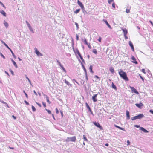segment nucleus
Instances as JSON below:
<instances>
[{
	"mask_svg": "<svg viewBox=\"0 0 153 153\" xmlns=\"http://www.w3.org/2000/svg\"><path fill=\"white\" fill-rule=\"evenodd\" d=\"M127 145H129L130 143V142L129 141V140H127Z\"/></svg>",
	"mask_w": 153,
	"mask_h": 153,
	"instance_id": "49",
	"label": "nucleus"
},
{
	"mask_svg": "<svg viewBox=\"0 0 153 153\" xmlns=\"http://www.w3.org/2000/svg\"><path fill=\"white\" fill-rule=\"evenodd\" d=\"M83 41L84 42L85 44L86 45L88 46V47L90 49L91 48V46L90 45V43H88L87 42L86 39L85 38Z\"/></svg>",
	"mask_w": 153,
	"mask_h": 153,
	"instance_id": "10",
	"label": "nucleus"
},
{
	"mask_svg": "<svg viewBox=\"0 0 153 153\" xmlns=\"http://www.w3.org/2000/svg\"><path fill=\"white\" fill-rule=\"evenodd\" d=\"M4 24L6 28L8 27V24L5 20L4 21Z\"/></svg>",
	"mask_w": 153,
	"mask_h": 153,
	"instance_id": "20",
	"label": "nucleus"
},
{
	"mask_svg": "<svg viewBox=\"0 0 153 153\" xmlns=\"http://www.w3.org/2000/svg\"><path fill=\"white\" fill-rule=\"evenodd\" d=\"M85 78H86V81H88V78L87 76V73H86L85 74Z\"/></svg>",
	"mask_w": 153,
	"mask_h": 153,
	"instance_id": "39",
	"label": "nucleus"
},
{
	"mask_svg": "<svg viewBox=\"0 0 153 153\" xmlns=\"http://www.w3.org/2000/svg\"><path fill=\"white\" fill-rule=\"evenodd\" d=\"M36 104H37L38 106H39V107H41V105L40 104H39V103H38V102H36Z\"/></svg>",
	"mask_w": 153,
	"mask_h": 153,
	"instance_id": "51",
	"label": "nucleus"
},
{
	"mask_svg": "<svg viewBox=\"0 0 153 153\" xmlns=\"http://www.w3.org/2000/svg\"><path fill=\"white\" fill-rule=\"evenodd\" d=\"M25 77L27 79V80H28L29 81V82L30 83V84H31V81H30V80L28 78V77L27 76V75H25Z\"/></svg>",
	"mask_w": 153,
	"mask_h": 153,
	"instance_id": "32",
	"label": "nucleus"
},
{
	"mask_svg": "<svg viewBox=\"0 0 153 153\" xmlns=\"http://www.w3.org/2000/svg\"><path fill=\"white\" fill-rule=\"evenodd\" d=\"M119 74L123 79L125 81H128V79L127 77L126 74L125 72L122 71L121 70L120 71H119Z\"/></svg>",
	"mask_w": 153,
	"mask_h": 153,
	"instance_id": "1",
	"label": "nucleus"
},
{
	"mask_svg": "<svg viewBox=\"0 0 153 153\" xmlns=\"http://www.w3.org/2000/svg\"><path fill=\"white\" fill-rule=\"evenodd\" d=\"M76 39L77 40H79V36L77 35H76Z\"/></svg>",
	"mask_w": 153,
	"mask_h": 153,
	"instance_id": "59",
	"label": "nucleus"
},
{
	"mask_svg": "<svg viewBox=\"0 0 153 153\" xmlns=\"http://www.w3.org/2000/svg\"><path fill=\"white\" fill-rule=\"evenodd\" d=\"M97 95L98 94H97L92 96V99L94 102H96L97 101Z\"/></svg>",
	"mask_w": 153,
	"mask_h": 153,
	"instance_id": "6",
	"label": "nucleus"
},
{
	"mask_svg": "<svg viewBox=\"0 0 153 153\" xmlns=\"http://www.w3.org/2000/svg\"><path fill=\"white\" fill-rule=\"evenodd\" d=\"M42 104H43V106L45 107H46V103L44 102H42Z\"/></svg>",
	"mask_w": 153,
	"mask_h": 153,
	"instance_id": "48",
	"label": "nucleus"
},
{
	"mask_svg": "<svg viewBox=\"0 0 153 153\" xmlns=\"http://www.w3.org/2000/svg\"><path fill=\"white\" fill-rule=\"evenodd\" d=\"M85 104H86V106L87 108V109H89V108H90V107H89V105H88V104L86 102L85 103Z\"/></svg>",
	"mask_w": 153,
	"mask_h": 153,
	"instance_id": "37",
	"label": "nucleus"
},
{
	"mask_svg": "<svg viewBox=\"0 0 153 153\" xmlns=\"http://www.w3.org/2000/svg\"><path fill=\"white\" fill-rule=\"evenodd\" d=\"M149 22L151 23V25L153 26V23L150 20L149 21Z\"/></svg>",
	"mask_w": 153,
	"mask_h": 153,
	"instance_id": "64",
	"label": "nucleus"
},
{
	"mask_svg": "<svg viewBox=\"0 0 153 153\" xmlns=\"http://www.w3.org/2000/svg\"><path fill=\"white\" fill-rule=\"evenodd\" d=\"M93 123L96 126L99 128L101 130L103 129L102 127L100 124L98 123L94 122Z\"/></svg>",
	"mask_w": 153,
	"mask_h": 153,
	"instance_id": "5",
	"label": "nucleus"
},
{
	"mask_svg": "<svg viewBox=\"0 0 153 153\" xmlns=\"http://www.w3.org/2000/svg\"><path fill=\"white\" fill-rule=\"evenodd\" d=\"M111 87L112 88L116 90L117 88L116 86L114 85L113 82H112L111 83Z\"/></svg>",
	"mask_w": 153,
	"mask_h": 153,
	"instance_id": "24",
	"label": "nucleus"
},
{
	"mask_svg": "<svg viewBox=\"0 0 153 153\" xmlns=\"http://www.w3.org/2000/svg\"><path fill=\"white\" fill-rule=\"evenodd\" d=\"M76 139V137L75 136H74L71 137H67V138L65 140L67 142H75Z\"/></svg>",
	"mask_w": 153,
	"mask_h": 153,
	"instance_id": "3",
	"label": "nucleus"
},
{
	"mask_svg": "<svg viewBox=\"0 0 153 153\" xmlns=\"http://www.w3.org/2000/svg\"><path fill=\"white\" fill-rule=\"evenodd\" d=\"M114 126L116 128H119V129H120L121 130H122L123 131H125V129L123 128H122V127H121L118 126L117 125H115V124L114 125Z\"/></svg>",
	"mask_w": 153,
	"mask_h": 153,
	"instance_id": "17",
	"label": "nucleus"
},
{
	"mask_svg": "<svg viewBox=\"0 0 153 153\" xmlns=\"http://www.w3.org/2000/svg\"><path fill=\"white\" fill-rule=\"evenodd\" d=\"M92 52L96 54H97V51L96 49H94L93 50Z\"/></svg>",
	"mask_w": 153,
	"mask_h": 153,
	"instance_id": "31",
	"label": "nucleus"
},
{
	"mask_svg": "<svg viewBox=\"0 0 153 153\" xmlns=\"http://www.w3.org/2000/svg\"><path fill=\"white\" fill-rule=\"evenodd\" d=\"M142 72H143V73H144V74H146V72H145V69H142Z\"/></svg>",
	"mask_w": 153,
	"mask_h": 153,
	"instance_id": "55",
	"label": "nucleus"
},
{
	"mask_svg": "<svg viewBox=\"0 0 153 153\" xmlns=\"http://www.w3.org/2000/svg\"><path fill=\"white\" fill-rule=\"evenodd\" d=\"M10 72H11V74H12L13 75H14V73H13V72L11 70H10Z\"/></svg>",
	"mask_w": 153,
	"mask_h": 153,
	"instance_id": "62",
	"label": "nucleus"
},
{
	"mask_svg": "<svg viewBox=\"0 0 153 153\" xmlns=\"http://www.w3.org/2000/svg\"><path fill=\"white\" fill-rule=\"evenodd\" d=\"M80 10L79 9H76L75 11H74V13H77L79 12Z\"/></svg>",
	"mask_w": 153,
	"mask_h": 153,
	"instance_id": "28",
	"label": "nucleus"
},
{
	"mask_svg": "<svg viewBox=\"0 0 153 153\" xmlns=\"http://www.w3.org/2000/svg\"><path fill=\"white\" fill-rule=\"evenodd\" d=\"M123 31L124 33V35H127V33H128V31L125 28H122L121 29Z\"/></svg>",
	"mask_w": 153,
	"mask_h": 153,
	"instance_id": "12",
	"label": "nucleus"
},
{
	"mask_svg": "<svg viewBox=\"0 0 153 153\" xmlns=\"http://www.w3.org/2000/svg\"><path fill=\"white\" fill-rule=\"evenodd\" d=\"M124 37H125V39H128V37L126 36V35H124Z\"/></svg>",
	"mask_w": 153,
	"mask_h": 153,
	"instance_id": "63",
	"label": "nucleus"
},
{
	"mask_svg": "<svg viewBox=\"0 0 153 153\" xmlns=\"http://www.w3.org/2000/svg\"><path fill=\"white\" fill-rule=\"evenodd\" d=\"M78 4L80 7L82 9L84 8V6L82 3H81L79 0L77 1Z\"/></svg>",
	"mask_w": 153,
	"mask_h": 153,
	"instance_id": "7",
	"label": "nucleus"
},
{
	"mask_svg": "<svg viewBox=\"0 0 153 153\" xmlns=\"http://www.w3.org/2000/svg\"><path fill=\"white\" fill-rule=\"evenodd\" d=\"M131 59L133 60V61H132V62L136 64H137V62L136 61L135 58L133 56H132L131 57Z\"/></svg>",
	"mask_w": 153,
	"mask_h": 153,
	"instance_id": "13",
	"label": "nucleus"
},
{
	"mask_svg": "<svg viewBox=\"0 0 153 153\" xmlns=\"http://www.w3.org/2000/svg\"><path fill=\"white\" fill-rule=\"evenodd\" d=\"M0 13L1 14L3 15L4 16H6V13L3 10H0Z\"/></svg>",
	"mask_w": 153,
	"mask_h": 153,
	"instance_id": "21",
	"label": "nucleus"
},
{
	"mask_svg": "<svg viewBox=\"0 0 153 153\" xmlns=\"http://www.w3.org/2000/svg\"><path fill=\"white\" fill-rule=\"evenodd\" d=\"M0 101L2 103H3L6 104L7 105V106L8 107V105L7 104V103L4 102L3 100H1L0 99Z\"/></svg>",
	"mask_w": 153,
	"mask_h": 153,
	"instance_id": "30",
	"label": "nucleus"
},
{
	"mask_svg": "<svg viewBox=\"0 0 153 153\" xmlns=\"http://www.w3.org/2000/svg\"><path fill=\"white\" fill-rule=\"evenodd\" d=\"M112 7L114 8H115V4L114 3H112Z\"/></svg>",
	"mask_w": 153,
	"mask_h": 153,
	"instance_id": "50",
	"label": "nucleus"
},
{
	"mask_svg": "<svg viewBox=\"0 0 153 153\" xmlns=\"http://www.w3.org/2000/svg\"><path fill=\"white\" fill-rule=\"evenodd\" d=\"M45 97H46V101L47 102H48V103L49 104H50L51 103V102L49 101V97H48V96H47V95H45Z\"/></svg>",
	"mask_w": 153,
	"mask_h": 153,
	"instance_id": "22",
	"label": "nucleus"
},
{
	"mask_svg": "<svg viewBox=\"0 0 153 153\" xmlns=\"http://www.w3.org/2000/svg\"><path fill=\"white\" fill-rule=\"evenodd\" d=\"M126 12L127 13H129L130 12V10L129 9H126Z\"/></svg>",
	"mask_w": 153,
	"mask_h": 153,
	"instance_id": "36",
	"label": "nucleus"
},
{
	"mask_svg": "<svg viewBox=\"0 0 153 153\" xmlns=\"http://www.w3.org/2000/svg\"><path fill=\"white\" fill-rule=\"evenodd\" d=\"M65 82L68 85H71L70 84L69 82L67 81L66 79L65 80Z\"/></svg>",
	"mask_w": 153,
	"mask_h": 153,
	"instance_id": "27",
	"label": "nucleus"
},
{
	"mask_svg": "<svg viewBox=\"0 0 153 153\" xmlns=\"http://www.w3.org/2000/svg\"><path fill=\"white\" fill-rule=\"evenodd\" d=\"M135 105L138 108H140L141 106L143 105V104L142 103L140 102L139 103H136L135 104Z\"/></svg>",
	"mask_w": 153,
	"mask_h": 153,
	"instance_id": "16",
	"label": "nucleus"
},
{
	"mask_svg": "<svg viewBox=\"0 0 153 153\" xmlns=\"http://www.w3.org/2000/svg\"><path fill=\"white\" fill-rule=\"evenodd\" d=\"M28 28H29V29L30 30V31H31V32H32L33 33L34 31H33V29L30 26V27H29Z\"/></svg>",
	"mask_w": 153,
	"mask_h": 153,
	"instance_id": "33",
	"label": "nucleus"
},
{
	"mask_svg": "<svg viewBox=\"0 0 153 153\" xmlns=\"http://www.w3.org/2000/svg\"><path fill=\"white\" fill-rule=\"evenodd\" d=\"M101 38L100 37H99V39H98V40L100 42H101Z\"/></svg>",
	"mask_w": 153,
	"mask_h": 153,
	"instance_id": "53",
	"label": "nucleus"
},
{
	"mask_svg": "<svg viewBox=\"0 0 153 153\" xmlns=\"http://www.w3.org/2000/svg\"><path fill=\"white\" fill-rule=\"evenodd\" d=\"M56 113L58 114L59 113V111L58 110L57 108H56Z\"/></svg>",
	"mask_w": 153,
	"mask_h": 153,
	"instance_id": "58",
	"label": "nucleus"
},
{
	"mask_svg": "<svg viewBox=\"0 0 153 153\" xmlns=\"http://www.w3.org/2000/svg\"><path fill=\"white\" fill-rule=\"evenodd\" d=\"M1 56L4 59L5 58V56L1 53Z\"/></svg>",
	"mask_w": 153,
	"mask_h": 153,
	"instance_id": "52",
	"label": "nucleus"
},
{
	"mask_svg": "<svg viewBox=\"0 0 153 153\" xmlns=\"http://www.w3.org/2000/svg\"><path fill=\"white\" fill-rule=\"evenodd\" d=\"M105 23L106 24V25H107L108 27L110 29H111L112 28L110 25L109 24V23L107 22V21L106 20L104 19L103 20Z\"/></svg>",
	"mask_w": 153,
	"mask_h": 153,
	"instance_id": "14",
	"label": "nucleus"
},
{
	"mask_svg": "<svg viewBox=\"0 0 153 153\" xmlns=\"http://www.w3.org/2000/svg\"><path fill=\"white\" fill-rule=\"evenodd\" d=\"M23 92L25 94L26 97L27 98H28V95H27V94L25 93V92L24 90L23 91Z\"/></svg>",
	"mask_w": 153,
	"mask_h": 153,
	"instance_id": "38",
	"label": "nucleus"
},
{
	"mask_svg": "<svg viewBox=\"0 0 153 153\" xmlns=\"http://www.w3.org/2000/svg\"><path fill=\"white\" fill-rule=\"evenodd\" d=\"M134 126L136 127V128H140V127H141L139 125H135Z\"/></svg>",
	"mask_w": 153,
	"mask_h": 153,
	"instance_id": "43",
	"label": "nucleus"
},
{
	"mask_svg": "<svg viewBox=\"0 0 153 153\" xmlns=\"http://www.w3.org/2000/svg\"><path fill=\"white\" fill-rule=\"evenodd\" d=\"M35 53L38 56H42V54L36 48H35Z\"/></svg>",
	"mask_w": 153,
	"mask_h": 153,
	"instance_id": "8",
	"label": "nucleus"
},
{
	"mask_svg": "<svg viewBox=\"0 0 153 153\" xmlns=\"http://www.w3.org/2000/svg\"><path fill=\"white\" fill-rule=\"evenodd\" d=\"M144 117V115L142 114H140L137 116H135L134 117L131 118L132 120H134L137 119H140Z\"/></svg>",
	"mask_w": 153,
	"mask_h": 153,
	"instance_id": "2",
	"label": "nucleus"
},
{
	"mask_svg": "<svg viewBox=\"0 0 153 153\" xmlns=\"http://www.w3.org/2000/svg\"><path fill=\"white\" fill-rule=\"evenodd\" d=\"M109 70L112 74L114 73V69L112 67H110Z\"/></svg>",
	"mask_w": 153,
	"mask_h": 153,
	"instance_id": "25",
	"label": "nucleus"
},
{
	"mask_svg": "<svg viewBox=\"0 0 153 153\" xmlns=\"http://www.w3.org/2000/svg\"><path fill=\"white\" fill-rule=\"evenodd\" d=\"M26 22L28 27L31 26L30 24H29L28 22L27 21H26Z\"/></svg>",
	"mask_w": 153,
	"mask_h": 153,
	"instance_id": "35",
	"label": "nucleus"
},
{
	"mask_svg": "<svg viewBox=\"0 0 153 153\" xmlns=\"http://www.w3.org/2000/svg\"><path fill=\"white\" fill-rule=\"evenodd\" d=\"M149 112L153 114V110L151 109L149 110Z\"/></svg>",
	"mask_w": 153,
	"mask_h": 153,
	"instance_id": "56",
	"label": "nucleus"
},
{
	"mask_svg": "<svg viewBox=\"0 0 153 153\" xmlns=\"http://www.w3.org/2000/svg\"><path fill=\"white\" fill-rule=\"evenodd\" d=\"M75 25H76V27H77V29H78V28H79V25H78V24L77 23H76V22H75Z\"/></svg>",
	"mask_w": 153,
	"mask_h": 153,
	"instance_id": "41",
	"label": "nucleus"
},
{
	"mask_svg": "<svg viewBox=\"0 0 153 153\" xmlns=\"http://www.w3.org/2000/svg\"><path fill=\"white\" fill-rule=\"evenodd\" d=\"M78 55H79V57H80V58L81 59V58H82V56H81V54L80 53H79V54H78Z\"/></svg>",
	"mask_w": 153,
	"mask_h": 153,
	"instance_id": "60",
	"label": "nucleus"
},
{
	"mask_svg": "<svg viewBox=\"0 0 153 153\" xmlns=\"http://www.w3.org/2000/svg\"><path fill=\"white\" fill-rule=\"evenodd\" d=\"M89 69L90 70V71L92 73H93V71L92 70V66L91 65L89 67Z\"/></svg>",
	"mask_w": 153,
	"mask_h": 153,
	"instance_id": "26",
	"label": "nucleus"
},
{
	"mask_svg": "<svg viewBox=\"0 0 153 153\" xmlns=\"http://www.w3.org/2000/svg\"><path fill=\"white\" fill-rule=\"evenodd\" d=\"M139 75L140 78L142 79L143 81H144V78L142 77V76H141V75L140 74H139Z\"/></svg>",
	"mask_w": 153,
	"mask_h": 153,
	"instance_id": "45",
	"label": "nucleus"
},
{
	"mask_svg": "<svg viewBox=\"0 0 153 153\" xmlns=\"http://www.w3.org/2000/svg\"><path fill=\"white\" fill-rule=\"evenodd\" d=\"M81 65L82 66V68H83L84 71L85 72V74L86 73H87V72H86V68H85L84 65H83V64L82 63V62H81Z\"/></svg>",
	"mask_w": 153,
	"mask_h": 153,
	"instance_id": "23",
	"label": "nucleus"
},
{
	"mask_svg": "<svg viewBox=\"0 0 153 153\" xmlns=\"http://www.w3.org/2000/svg\"><path fill=\"white\" fill-rule=\"evenodd\" d=\"M83 138L84 141H88L87 139L85 136L84 135H83Z\"/></svg>",
	"mask_w": 153,
	"mask_h": 153,
	"instance_id": "29",
	"label": "nucleus"
},
{
	"mask_svg": "<svg viewBox=\"0 0 153 153\" xmlns=\"http://www.w3.org/2000/svg\"><path fill=\"white\" fill-rule=\"evenodd\" d=\"M140 130L142 131L145 133H148L149 132L148 131L143 127H140Z\"/></svg>",
	"mask_w": 153,
	"mask_h": 153,
	"instance_id": "15",
	"label": "nucleus"
},
{
	"mask_svg": "<svg viewBox=\"0 0 153 153\" xmlns=\"http://www.w3.org/2000/svg\"><path fill=\"white\" fill-rule=\"evenodd\" d=\"M24 102L25 103V104L26 105H29V103L27 102L26 100H25Z\"/></svg>",
	"mask_w": 153,
	"mask_h": 153,
	"instance_id": "47",
	"label": "nucleus"
},
{
	"mask_svg": "<svg viewBox=\"0 0 153 153\" xmlns=\"http://www.w3.org/2000/svg\"><path fill=\"white\" fill-rule=\"evenodd\" d=\"M114 1L113 0H108V2L109 4H110L111 2Z\"/></svg>",
	"mask_w": 153,
	"mask_h": 153,
	"instance_id": "44",
	"label": "nucleus"
},
{
	"mask_svg": "<svg viewBox=\"0 0 153 153\" xmlns=\"http://www.w3.org/2000/svg\"><path fill=\"white\" fill-rule=\"evenodd\" d=\"M45 110L47 111V112L49 114H50L51 113V111L45 108Z\"/></svg>",
	"mask_w": 153,
	"mask_h": 153,
	"instance_id": "42",
	"label": "nucleus"
},
{
	"mask_svg": "<svg viewBox=\"0 0 153 153\" xmlns=\"http://www.w3.org/2000/svg\"><path fill=\"white\" fill-rule=\"evenodd\" d=\"M130 88L132 91L137 94H139L138 92L133 87H130Z\"/></svg>",
	"mask_w": 153,
	"mask_h": 153,
	"instance_id": "9",
	"label": "nucleus"
},
{
	"mask_svg": "<svg viewBox=\"0 0 153 153\" xmlns=\"http://www.w3.org/2000/svg\"><path fill=\"white\" fill-rule=\"evenodd\" d=\"M11 60L12 61V62H13V64L15 66V67L16 68H18V66H17V65L16 63V62L13 60V59L12 58L11 59Z\"/></svg>",
	"mask_w": 153,
	"mask_h": 153,
	"instance_id": "19",
	"label": "nucleus"
},
{
	"mask_svg": "<svg viewBox=\"0 0 153 153\" xmlns=\"http://www.w3.org/2000/svg\"><path fill=\"white\" fill-rule=\"evenodd\" d=\"M126 115L127 117V119H129L130 118V117L129 115V112L128 111L126 110Z\"/></svg>",
	"mask_w": 153,
	"mask_h": 153,
	"instance_id": "18",
	"label": "nucleus"
},
{
	"mask_svg": "<svg viewBox=\"0 0 153 153\" xmlns=\"http://www.w3.org/2000/svg\"><path fill=\"white\" fill-rule=\"evenodd\" d=\"M0 4L4 8H5V6H4V5L0 1Z\"/></svg>",
	"mask_w": 153,
	"mask_h": 153,
	"instance_id": "46",
	"label": "nucleus"
},
{
	"mask_svg": "<svg viewBox=\"0 0 153 153\" xmlns=\"http://www.w3.org/2000/svg\"><path fill=\"white\" fill-rule=\"evenodd\" d=\"M129 46L131 48V49L132 50V51H134V47L133 46V45L131 41H130L129 42Z\"/></svg>",
	"mask_w": 153,
	"mask_h": 153,
	"instance_id": "11",
	"label": "nucleus"
},
{
	"mask_svg": "<svg viewBox=\"0 0 153 153\" xmlns=\"http://www.w3.org/2000/svg\"><path fill=\"white\" fill-rule=\"evenodd\" d=\"M78 55H79V57H80V58L81 59V58H82V56H81V54L80 53H79V54H78Z\"/></svg>",
	"mask_w": 153,
	"mask_h": 153,
	"instance_id": "61",
	"label": "nucleus"
},
{
	"mask_svg": "<svg viewBox=\"0 0 153 153\" xmlns=\"http://www.w3.org/2000/svg\"><path fill=\"white\" fill-rule=\"evenodd\" d=\"M2 43L8 49V50H9L10 51L13 57L14 58H16V56L13 53V51L9 47V46L2 40L1 41Z\"/></svg>",
	"mask_w": 153,
	"mask_h": 153,
	"instance_id": "4",
	"label": "nucleus"
},
{
	"mask_svg": "<svg viewBox=\"0 0 153 153\" xmlns=\"http://www.w3.org/2000/svg\"><path fill=\"white\" fill-rule=\"evenodd\" d=\"M76 52L78 54H79L80 53V52H79V50H78V49H76Z\"/></svg>",
	"mask_w": 153,
	"mask_h": 153,
	"instance_id": "54",
	"label": "nucleus"
},
{
	"mask_svg": "<svg viewBox=\"0 0 153 153\" xmlns=\"http://www.w3.org/2000/svg\"><path fill=\"white\" fill-rule=\"evenodd\" d=\"M32 108L33 111H36V109L32 105Z\"/></svg>",
	"mask_w": 153,
	"mask_h": 153,
	"instance_id": "34",
	"label": "nucleus"
},
{
	"mask_svg": "<svg viewBox=\"0 0 153 153\" xmlns=\"http://www.w3.org/2000/svg\"><path fill=\"white\" fill-rule=\"evenodd\" d=\"M81 60H82V62L84 63H85V61L84 60V59H83V58H82L81 59Z\"/></svg>",
	"mask_w": 153,
	"mask_h": 153,
	"instance_id": "57",
	"label": "nucleus"
},
{
	"mask_svg": "<svg viewBox=\"0 0 153 153\" xmlns=\"http://www.w3.org/2000/svg\"><path fill=\"white\" fill-rule=\"evenodd\" d=\"M61 68L62 69V70L64 71L65 72H66V71L65 69V68H64V67H63V66H62L61 67Z\"/></svg>",
	"mask_w": 153,
	"mask_h": 153,
	"instance_id": "40",
	"label": "nucleus"
}]
</instances>
